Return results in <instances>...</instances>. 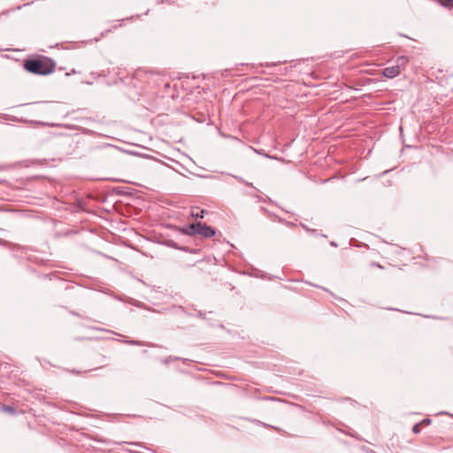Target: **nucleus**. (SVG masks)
I'll return each instance as SVG.
<instances>
[{
    "label": "nucleus",
    "mask_w": 453,
    "mask_h": 453,
    "mask_svg": "<svg viewBox=\"0 0 453 453\" xmlns=\"http://www.w3.org/2000/svg\"><path fill=\"white\" fill-rule=\"evenodd\" d=\"M301 226H302L305 231H307V232H309V233H312V234H314V233L316 232V230H315V229H311V228L308 227L306 225H304V224H303V223H301Z\"/></svg>",
    "instance_id": "11"
},
{
    "label": "nucleus",
    "mask_w": 453,
    "mask_h": 453,
    "mask_svg": "<svg viewBox=\"0 0 453 453\" xmlns=\"http://www.w3.org/2000/svg\"><path fill=\"white\" fill-rule=\"evenodd\" d=\"M435 3L440 5L446 7L448 9L453 8V0H434Z\"/></svg>",
    "instance_id": "4"
},
{
    "label": "nucleus",
    "mask_w": 453,
    "mask_h": 453,
    "mask_svg": "<svg viewBox=\"0 0 453 453\" xmlns=\"http://www.w3.org/2000/svg\"><path fill=\"white\" fill-rule=\"evenodd\" d=\"M1 410L4 411V412H7L9 414H15L16 413V410L14 407L11 406V405H2L1 406Z\"/></svg>",
    "instance_id": "7"
},
{
    "label": "nucleus",
    "mask_w": 453,
    "mask_h": 453,
    "mask_svg": "<svg viewBox=\"0 0 453 453\" xmlns=\"http://www.w3.org/2000/svg\"><path fill=\"white\" fill-rule=\"evenodd\" d=\"M419 424H420V426H421V425L428 426V425H430V424H431V419H430V418H425V419H423Z\"/></svg>",
    "instance_id": "13"
},
{
    "label": "nucleus",
    "mask_w": 453,
    "mask_h": 453,
    "mask_svg": "<svg viewBox=\"0 0 453 453\" xmlns=\"http://www.w3.org/2000/svg\"><path fill=\"white\" fill-rule=\"evenodd\" d=\"M412 432H413L414 434H418V433H420V424H418V423L415 424V425L413 426V427H412Z\"/></svg>",
    "instance_id": "10"
},
{
    "label": "nucleus",
    "mask_w": 453,
    "mask_h": 453,
    "mask_svg": "<svg viewBox=\"0 0 453 453\" xmlns=\"http://www.w3.org/2000/svg\"><path fill=\"white\" fill-rule=\"evenodd\" d=\"M189 227H190V224H189V225H186V226H184L181 228V230H180V231H181V233H183V234H186V235L193 236V235H192V232H191V230L189 229Z\"/></svg>",
    "instance_id": "8"
},
{
    "label": "nucleus",
    "mask_w": 453,
    "mask_h": 453,
    "mask_svg": "<svg viewBox=\"0 0 453 453\" xmlns=\"http://www.w3.org/2000/svg\"><path fill=\"white\" fill-rule=\"evenodd\" d=\"M198 226L201 229V236L203 237L210 238L216 234L215 229L206 224L201 223V226Z\"/></svg>",
    "instance_id": "3"
},
{
    "label": "nucleus",
    "mask_w": 453,
    "mask_h": 453,
    "mask_svg": "<svg viewBox=\"0 0 453 453\" xmlns=\"http://www.w3.org/2000/svg\"><path fill=\"white\" fill-rule=\"evenodd\" d=\"M126 342L130 344V345H137V346H142L143 345V343L142 342L135 341V340H129V341H127Z\"/></svg>",
    "instance_id": "9"
},
{
    "label": "nucleus",
    "mask_w": 453,
    "mask_h": 453,
    "mask_svg": "<svg viewBox=\"0 0 453 453\" xmlns=\"http://www.w3.org/2000/svg\"><path fill=\"white\" fill-rule=\"evenodd\" d=\"M198 317H199V318H202V319H204V318H205V317H204V313H203L202 311H199V312H198Z\"/></svg>",
    "instance_id": "15"
},
{
    "label": "nucleus",
    "mask_w": 453,
    "mask_h": 453,
    "mask_svg": "<svg viewBox=\"0 0 453 453\" xmlns=\"http://www.w3.org/2000/svg\"><path fill=\"white\" fill-rule=\"evenodd\" d=\"M203 211H201L200 212H196V213H192V216L193 217H196V218H203Z\"/></svg>",
    "instance_id": "12"
},
{
    "label": "nucleus",
    "mask_w": 453,
    "mask_h": 453,
    "mask_svg": "<svg viewBox=\"0 0 453 453\" xmlns=\"http://www.w3.org/2000/svg\"><path fill=\"white\" fill-rule=\"evenodd\" d=\"M409 62V58L406 56H400L396 58V66H399V69L401 66H404Z\"/></svg>",
    "instance_id": "5"
},
{
    "label": "nucleus",
    "mask_w": 453,
    "mask_h": 453,
    "mask_svg": "<svg viewBox=\"0 0 453 453\" xmlns=\"http://www.w3.org/2000/svg\"><path fill=\"white\" fill-rule=\"evenodd\" d=\"M25 69L35 74L46 75L52 72V68L41 59H28L24 64Z\"/></svg>",
    "instance_id": "1"
},
{
    "label": "nucleus",
    "mask_w": 453,
    "mask_h": 453,
    "mask_svg": "<svg viewBox=\"0 0 453 453\" xmlns=\"http://www.w3.org/2000/svg\"><path fill=\"white\" fill-rule=\"evenodd\" d=\"M71 372L72 373H79V372H76V371H72Z\"/></svg>",
    "instance_id": "18"
},
{
    "label": "nucleus",
    "mask_w": 453,
    "mask_h": 453,
    "mask_svg": "<svg viewBox=\"0 0 453 453\" xmlns=\"http://www.w3.org/2000/svg\"><path fill=\"white\" fill-rule=\"evenodd\" d=\"M265 66H274L276 65V63H265Z\"/></svg>",
    "instance_id": "14"
},
{
    "label": "nucleus",
    "mask_w": 453,
    "mask_h": 453,
    "mask_svg": "<svg viewBox=\"0 0 453 453\" xmlns=\"http://www.w3.org/2000/svg\"><path fill=\"white\" fill-rule=\"evenodd\" d=\"M330 244H331L332 246L337 247V243H335L334 242H330Z\"/></svg>",
    "instance_id": "17"
},
{
    "label": "nucleus",
    "mask_w": 453,
    "mask_h": 453,
    "mask_svg": "<svg viewBox=\"0 0 453 453\" xmlns=\"http://www.w3.org/2000/svg\"><path fill=\"white\" fill-rule=\"evenodd\" d=\"M198 226H201V222L190 224L189 229L192 232V235H195V234H200L201 235V229L199 228Z\"/></svg>",
    "instance_id": "6"
},
{
    "label": "nucleus",
    "mask_w": 453,
    "mask_h": 453,
    "mask_svg": "<svg viewBox=\"0 0 453 453\" xmlns=\"http://www.w3.org/2000/svg\"><path fill=\"white\" fill-rule=\"evenodd\" d=\"M372 266H377V267H379V268H382L379 264H377V263H375V262L372 263Z\"/></svg>",
    "instance_id": "16"
},
{
    "label": "nucleus",
    "mask_w": 453,
    "mask_h": 453,
    "mask_svg": "<svg viewBox=\"0 0 453 453\" xmlns=\"http://www.w3.org/2000/svg\"><path fill=\"white\" fill-rule=\"evenodd\" d=\"M401 71L399 69V66L392 65L388 66L383 70V75L386 78L393 79L400 74Z\"/></svg>",
    "instance_id": "2"
}]
</instances>
